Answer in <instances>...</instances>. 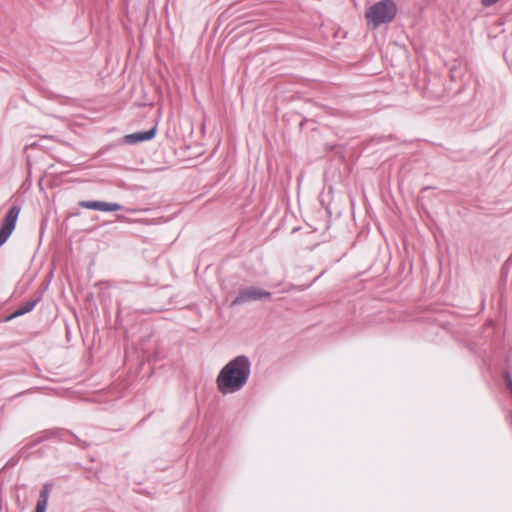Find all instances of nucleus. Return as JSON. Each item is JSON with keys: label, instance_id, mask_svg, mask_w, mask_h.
Returning a JSON list of instances; mask_svg holds the SVG:
<instances>
[{"label": "nucleus", "instance_id": "nucleus-1", "mask_svg": "<svg viewBox=\"0 0 512 512\" xmlns=\"http://www.w3.org/2000/svg\"><path fill=\"white\" fill-rule=\"evenodd\" d=\"M251 362L245 355H239L226 363L216 377V386L222 395L241 391L248 383Z\"/></svg>", "mask_w": 512, "mask_h": 512}, {"label": "nucleus", "instance_id": "nucleus-2", "mask_svg": "<svg viewBox=\"0 0 512 512\" xmlns=\"http://www.w3.org/2000/svg\"><path fill=\"white\" fill-rule=\"evenodd\" d=\"M397 14V5L393 0H381L373 4L365 14L374 28L391 22Z\"/></svg>", "mask_w": 512, "mask_h": 512}, {"label": "nucleus", "instance_id": "nucleus-3", "mask_svg": "<svg viewBox=\"0 0 512 512\" xmlns=\"http://www.w3.org/2000/svg\"><path fill=\"white\" fill-rule=\"evenodd\" d=\"M271 293L255 286H249L241 289L235 299L232 301L231 306L242 305L247 302L269 298Z\"/></svg>", "mask_w": 512, "mask_h": 512}, {"label": "nucleus", "instance_id": "nucleus-4", "mask_svg": "<svg viewBox=\"0 0 512 512\" xmlns=\"http://www.w3.org/2000/svg\"><path fill=\"white\" fill-rule=\"evenodd\" d=\"M19 214L20 207L13 206L10 208L5 218L3 219L2 225L0 227V247L8 240L14 231Z\"/></svg>", "mask_w": 512, "mask_h": 512}, {"label": "nucleus", "instance_id": "nucleus-5", "mask_svg": "<svg viewBox=\"0 0 512 512\" xmlns=\"http://www.w3.org/2000/svg\"><path fill=\"white\" fill-rule=\"evenodd\" d=\"M80 205L87 209L114 212L122 209V206L118 203H108L103 201H82Z\"/></svg>", "mask_w": 512, "mask_h": 512}, {"label": "nucleus", "instance_id": "nucleus-6", "mask_svg": "<svg viewBox=\"0 0 512 512\" xmlns=\"http://www.w3.org/2000/svg\"><path fill=\"white\" fill-rule=\"evenodd\" d=\"M156 134V126L143 132H136L124 136V142L127 144H136L139 142L151 140Z\"/></svg>", "mask_w": 512, "mask_h": 512}, {"label": "nucleus", "instance_id": "nucleus-7", "mask_svg": "<svg viewBox=\"0 0 512 512\" xmlns=\"http://www.w3.org/2000/svg\"><path fill=\"white\" fill-rule=\"evenodd\" d=\"M52 489L51 484H45L40 492L35 512H46L49 495Z\"/></svg>", "mask_w": 512, "mask_h": 512}, {"label": "nucleus", "instance_id": "nucleus-8", "mask_svg": "<svg viewBox=\"0 0 512 512\" xmlns=\"http://www.w3.org/2000/svg\"><path fill=\"white\" fill-rule=\"evenodd\" d=\"M39 300H40L39 298H36L34 300H30V301L26 302L25 304L20 306L13 314L8 316L7 320H11V319H13L15 317L24 315V314L32 311L33 308L36 306V304L38 303Z\"/></svg>", "mask_w": 512, "mask_h": 512}, {"label": "nucleus", "instance_id": "nucleus-9", "mask_svg": "<svg viewBox=\"0 0 512 512\" xmlns=\"http://www.w3.org/2000/svg\"><path fill=\"white\" fill-rule=\"evenodd\" d=\"M499 0H481V3L485 7H490L494 4H496Z\"/></svg>", "mask_w": 512, "mask_h": 512}]
</instances>
